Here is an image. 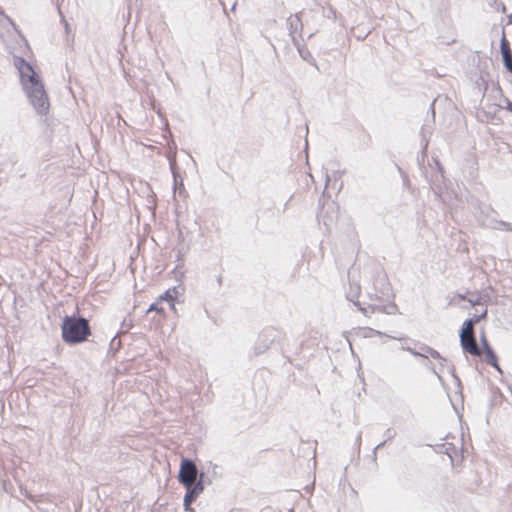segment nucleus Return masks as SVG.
Wrapping results in <instances>:
<instances>
[{
	"label": "nucleus",
	"mask_w": 512,
	"mask_h": 512,
	"mask_svg": "<svg viewBox=\"0 0 512 512\" xmlns=\"http://www.w3.org/2000/svg\"><path fill=\"white\" fill-rule=\"evenodd\" d=\"M148 311H157V312H162V309H159V308L157 307V305H156V304H152V305L149 307Z\"/></svg>",
	"instance_id": "10"
},
{
	"label": "nucleus",
	"mask_w": 512,
	"mask_h": 512,
	"mask_svg": "<svg viewBox=\"0 0 512 512\" xmlns=\"http://www.w3.org/2000/svg\"><path fill=\"white\" fill-rule=\"evenodd\" d=\"M479 320L480 317H475L474 319H468L463 323L460 333L461 346L464 352L471 356H483V359L487 364L499 369L497 356L489 345L486 337L483 336L481 338L482 348L476 342L474 336V324Z\"/></svg>",
	"instance_id": "2"
},
{
	"label": "nucleus",
	"mask_w": 512,
	"mask_h": 512,
	"mask_svg": "<svg viewBox=\"0 0 512 512\" xmlns=\"http://www.w3.org/2000/svg\"><path fill=\"white\" fill-rule=\"evenodd\" d=\"M178 478L184 486H192L197 478L196 465L191 460H182Z\"/></svg>",
	"instance_id": "5"
},
{
	"label": "nucleus",
	"mask_w": 512,
	"mask_h": 512,
	"mask_svg": "<svg viewBox=\"0 0 512 512\" xmlns=\"http://www.w3.org/2000/svg\"><path fill=\"white\" fill-rule=\"evenodd\" d=\"M501 54L503 57L504 65L508 71L512 73V51L510 48V44L506 38L505 32L502 34L501 42H500Z\"/></svg>",
	"instance_id": "8"
},
{
	"label": "nucleus",
	"mask_w": 512,
	"mask_h": 512,
	"mask_svg": "<svg viewBox=\"0 0 512 512\" xmlns=\"http://www.w3.org/2000/svg\"><path fill=\"white\" fill-rule=\"evenodd\" d=\"M14 65L19 71L23 88L28 94H30V89L32 87V66L23 58L19 57L14 59Z\"/></svg>",
	"instance_id": "6"
},
{
	"label": "nucleus",
	"mask_w": 512,
	"mask_h": 512,
	"mask_svg": "<svg viewBox=\"0 0 512 512\" xmlns=\"http://www.w3.org/2000/svg\"><path fill=\"white\" fill-rule=\"evenodd\" d=\"M50 108L49 99L43 84L34 76V109L40 115L48 113Z\"/></svg>",
	"instance_id": "4"
},
{
	"label": "nucleus",
	"mask_w": 512,
	"mask_h": 512,
	"mask_svg": "<svg viewBox=\"0 0 512 512\" xmlns=\"http://www.w3.org/2000/svg\"><path fill=\"white\" fill-rule=\"evenodd\" d=\"M92 335L89 321L83 317L65 316L61 324V337L67 344L86 342Z\"/></svg>",
	"instance_id": "3"
},
{
	"label": "nucleus",
	"mask_w": 512,
	"mask_h": 512,
	"mask_svg": "<svg viewBox=\"0 0 512 512\" xmlns=\"http://www.w3.org/2000/svg\"><path fill=\"white\" fill-rule=\"evenodd\" d=\"M510 106H511V107H510V110H512V104H510Z\"/></svg>",
	"instance_id": "12"
},
{
	"label": "nucleus",
	"mask_w": 512,
	"mask_h": 512,
	"mask_svg": "<svg viewBox=\"0 0 512 512\" xmlns=\"http://www.w3.org/2000/svg\"><path fill=\"white\" fill-rule=\"evenodd\" d=\"M173 293H175V288L172 290L169 289V290L165 291L162 295L159 296L158 299L160 301H168L171 303L172 307H174L175 297H174Z\"/></svg>",
	"instance_id": "9"
},
{
	"label": "nucleus",
	"mask_w": 512,
	"mask_h": 512,
	"mask_svg": "<svg viewBox=\"0 0 512 512\" xmlns=\"http://www.w3.org/2000/svg\"><path fill=\"white\" fill-rule=\"evenodd\" d=\"M370 303L362 308L365 314L368 313H389L396 306L393 303L394 293L392 286L386 274L378 273L372 282L371 291H369Z\"/></svg>",
	"instance_id": "1"
},
{
	"label": "nucleus",
	"mask_w": 512,
	"mask_h": 512,
	"mask_svg": "<svg viewBox=\"0 0 512 512\" xmlns=\"http://www.w3.org/2000/svg\"><path fill=\"white\" fill-rule=\"evenodd\" d=\"M186 494L184 496V507L187 511L194 512L191 504L203 492L204 486L201 482L194 483L192 486H185Z\"/></svg>",
	"instance_id": "7"
},
{
	"label": "nucleus",
	"mask_w": 512,
	"mask_h": 512,
	"mask_svg": "<svg viewBox=\"0 0 512 512\" xmlns=\"http://www.w3.org/2000/svg\"><path fill=\"white\" fill-rule=\"evenodd\" d=\"M510 106H511V107H510V110H512V104H510Z\"/></svg>",
	"instance_id": "11"
}]
</instances>
